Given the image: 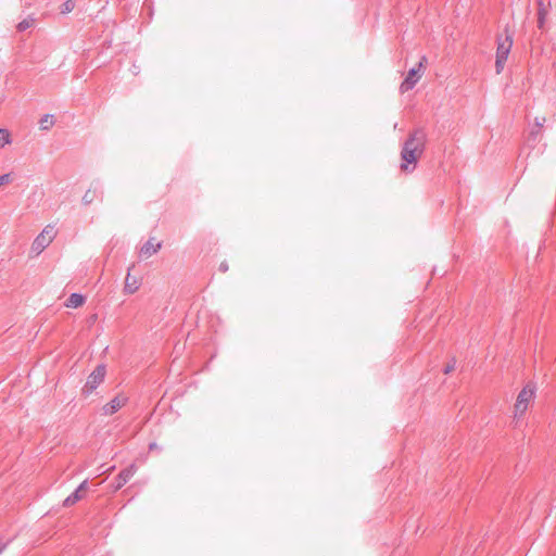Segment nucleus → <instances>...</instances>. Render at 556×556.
Masks as SVG:
<instances>
[{
    "instance_id": "1",
    "label": "nucleus",
    "mask_w": 556,
    "mask_h": 556,
    "mask_svg": "<svg viewBox=\"0 0 556 556\" xmlns=\"http://www.w3.org/2000/svg\"><path fill=\"white\" fill-rule=\"evenodd\" d=\"M427 140V132L421 127L415 128L408 134L401 150V169L403 172L412 173L416 168L418 160L426 150Z\"/></svg>"
},
{
    "instance_id": "2",
    "label": "nucleus",
    "mask_w": 556,
    "mask_h": 556,
    "mask_svg": "<svg viewBox=\"0 0 556 556\" xmlns=\"http://www.w3.org/2000/svg\"><path fill=\"white\" fill-rule=\"evenodd\" d=\"M536 393V386L533 382H528L517 395L514 406V417L521 418L529 408V405L534 401Z\"/></svg>"
},
{
    "instance_id": "3",
    "label": "nucleus",
    "mask_w": 556,
    "mask_h": 556,
    "mask_svg": "<svg viewBox=\"0 0 556 556\" xmlns=\"http://www.w3.org/2000/svg\"><path fill=\"white\" fill-rule=\"evenodd\" d=\"M505 38L497 39L496 58H495V70L496 74H501L504 70L505 63L508 59L513 47V35L505 30Z\"/></svg>"
},
{
    "instance_id": "4",
    "label": "nucleus",
    "mask_w": 556,
    "mask_h": 556,
    "mask_svg": "<svg viewBox=\"0 0 556 556\" xmlns=\"http://www.w3.org/2000/svg\"><path fill=\"white\" fill-rule=\"evenodd\" d=\"M58 230L54 225H47L35 238L31 244V252L39 255L56 237Z\"/></svg>"
},
{
    "instance_id": "5",
    "label": "nucleus",
    "mask_w": 556,
    "mask_h": 556,
    "mask_svg": "<svg viewBox=\"0 0 556 556\" xmlns=\"http://www.w3.org/2000/svg\"><path fill=\"white\" fill-rule=\"evenodd\" d=\"M106 368L103 364L98 365L94 370L88 376L86 384L83 388L85 395L91 394L104 380Z\"/></svg>"
},
{
    "instance_id": "6",
    "label": "nucleus",
    "mask_w": 556,
    "mask_h": 556,
    "mask_svg": "<svg viewBox=\"0 0 556 556\" xmlns=\"http://www.w3.org/2000/svg\"><path fill=\"white\" fill-rule=\"evenodd\" d=\"M426 62H427V58L424 55V56H421V59H420V61L418 63L417 68L414 67V68L409 70V72L407 73V76L405 77V79L400 85V92L401 93H405V92L412 90L416 86V84L418 83V80L421 77L418 74V71L421 67H424Z\"/></svg>"
},
{
    "instance_id": "7",
    "label": "nucleus",
    "mask_w": 556,
    "mask_h": 556,
    "mask_svg": "<svg viewBox=\"0 0 556 556\" xmlns=\"http://www.w3.org/2000/svg\"><path fill=\"white\" fill-rule=\"evenodd\" d=\"M136 471L137 467L135 464H131L127 468L123 469L115 478L114 490H119L123 488L134 477Z\"/></svg>"
},
{
    "instance_id": "8",
    "label": "nucleus",
    "mask_w": 556,
    "mask_h": 556,
    "mask_svg": "<svg viewBox=\"0 0 556 556\" xmlns=\"http://www.w3.org/2000/svg\"><path fill=\"white\" fill-rule=\"evenodd\" d=\"M546 122V118L544 116L535 117L533 125L530 127L528 140L532 141L533 143L538 142L543 134V127Z\"/></svg>"
},
{
    "instance_id": "9",
    "label": "nucleus",
    "mask_w": 556,
    "mask_h": 556,
    "mask_svg": "<svg viewBox=\"0 0 556 556\" xmlns=\"http://www.w3.org/2000/svg\"><path fill=\"white\" fill-rule=\"evenodd\" d=\"M134 267V264L130 267H128V271L125 278L124 292L127 294H134L136 291H138L141 285L140 279L130 274Z\"/></svg>"
},
{
    "instance_id": "10",
    "label": "nucleus",
    "mask_w": 556,
    "mask_h": 556,
    "mask_svg": "<svg viewBox=\"0 0 556 556\" xmlns=\"http://www.w3.org/2000/svg\"><path fill=\"white\" fill-rule=\"evenodd\" d=\"M127 403V397L122 395H116L109 403L103 406V413L105 415H113L118 409H121Z\"/></svg>"
},
{
    "instance_id": "11",
    "label": "nucleus",
    "mask_w": 556,
    "mask_h": 556,
    "mask_svg": "<svg viewBox=\"0 0 556 556\" xmlns=\"http://www.w3.org/2000/svg\"><path fill=\"white\" fill-rule=\"evenodd\" d=\"M87 489V480L83 481L78 488L73 492L71 493L64 501H63V506L64 507H70L72 505H75L78 501H80L83 498V494L81 492L85 491Z\"/></svg>"
},
{
    "instance_id": "12",
    "label": "nucleus",
    "mask_w": 556,
    "mask_h": 556,
    "mask_svg": "<svg viewBox=\"0 0 556 556\" xmlns=\"http://www.w3.org/2000/svg\"><path fill=\"white\" fill-rule=\"evenodd\" d=\"M162 248V242H154V239H149L140 249L141 257H150L153 254L157 253Z\"/></svg>"
},
{
    "instance_id": "13",
    "label": "nucleus",
    "mask_w": 556,
    "mask_h": 556,
    "mask_svg": "<svg viewBox=\"0 0 556 556\" xmlns=\"http://www.w3.org/2000/svg\"><path fill=\"white\" fill-rule=\"evenodd\" d=\"M549 3L545 4L543 0H538V28L544 29L546 17L548 15Z\"/></svg>"
},
{
    "instance_id": "14",
    "label": "nucleus",
    "mask_w": 556,
    "mask_h": 556,
    "mask_svg": "<svg viewBox=\"0 0 556 556\" xmlns=\"http://www.w3.org/2000/svg\"><path fill=\"white\" fill-rule=\"evenodd\" d=\"M86 299L80 293H72L65 302L66 307L77 308L84 305Z\"/></svg>"
},
{
    "instance_id": "15",
    "label": "nucleus",
    "mask_w": 556,
    "mask_h": 556,
    "mask_svg": "<svg viewBox=\"0 0 556 556\" xmlns=\"http://www.w3.org/2000/svg\"><path fill=\"white\" fill-rule=\"evenodd\" d=\"M11 143V135L8 129L0 128V149Z\"/></svg>"
},
{
    "instance_id": "16",
    "label": "nucleus",
    "mask_w": 556,
    "mask_h": 556,
    "mask_svg": "<svg viewBox=\"0 0 556 556\" xmlns=\"http://www.w3.org/2000/svg\"><path fill=\"white\" fill-rule=\"evenodd\" d=\"M75 8V2L73 0H66L62 5H61V13L62 14H67L70 12H72Z\"/></svg>"
},
{
    "instance_id": "17",
    "label": "nucleus",
    "mask_w": 556,
    "mask_h": 556,
    "mask_svg": "<svg viewBox=\"0 0 556 556\" xmlns=\"http://www.w3.org/2000/svg\"><path fill=\"white\" fill-rule=\"evenodd\" d=\"M96 198V191L87 190L86 193L83 197V203L85 205L91 204Z\"/></svg>"
},
{
    "instance_id": "18",
    "label": "nucleus",
    "mask_w": 556,
    "mask_h": 556,
    "mask_svg": "<svg viewBox=\"0 0 556 556\" xmlns=\"http://www.w3.org/2000/svg\"><path fill=\"white\" fill-rule=\"evenodd\" d=\"M455 365H456V361H455V358H452V359L446 364V366L444 367L443 372H444L445 375H447V374L452 372V371L455 369Z\"/></svg>"
},
{
    "instance_id": "19",
    "label": "nucleus",
    "mask_w": 556,
    "mask_h": 556,
    "mask_svg": "<svg viewBox=\"0 0 556 556\" xmlns=\"http://www.w3.org/2000/svg\"><path fill=\"white\" fill-rule=\"evenodd\" d=\"M30 26V23L27 20H23L17 24V30L24 31Z\"/></svg>"
},
{
    "instance_id": "20",
    "label": "nucleus",
    "mask_w": 556,
    "mask_h": 556,
    "mask_svg": "<svg viewBox=\"0 0 556 556\" xmlns=\"http://www.w3.org/2000/svg\"><path fill=\"white\" fill-rule=\"evenodd\" d=\"M10 181H11V175L10 174L0 175V187L5 185V184H9Z\"/></svg>"
},
{
    "instance_id": "21",
    "label": "nucleus",
    "mask_w": 556,
    "mask_h": 556,
    "mask_svg": "<svg viewBox=\"0 0 556 556\" xmlns=\"http://www.w3.org/2000/svg\"><path fill=\"white\" fill-rule=\"evenodd\" d=\"M49 118H52V115H48V114H47V115H45V116L41 118L40 124H41V127H42L43 129H47V128H48V126H46V125H45V123H48V119H49Z\"/></svg>"
},
{
    "instance_id": "22",
    "label": "nucleus",
    "mask_w": 556,
    "mask_h": 556,
    "mask_svg": "<svg viewBox=\"0 0 556 556\" xmlns=\"http://www.w3.org/2000/svg\"><path fill=\"white\" fill-rule=\"evenodd\" d=\"M219 271L226 273L228 270V264L227 262H222L218 267Z\"/></svg>"
},
{
    "instance_id": "23",
    "label": "nucleus",
    "mask_w": 556,
    "mask_h": 556,
    "mask_svg": "<svg viewBox=\"0 0 556 556\" xmlns=\"http://www.w3.org/2000/svg\"><path fill=\"white\" fill-rule=\"evenodd\" d=\"M11 540H8L7 542H0V554L7 548Z\"/></svg>"
},
{
    "instance_id": "24",
    "label": "nucleus",
    "mask_w": 556,
    "mask_h": 556,
    "mask_svg": "<svg viewBox=\"0 0 556 556\" xmlns=\"http://www.w3.org/2000/svg\"><path fill=\"white\" fill-rule=\"evenodd\" d=\"M157 448H159V446H157V444H156V443H154V442H153V443H150V445H149V450H150V451L157 450Z\"/></svg>"
}]
</instances>
